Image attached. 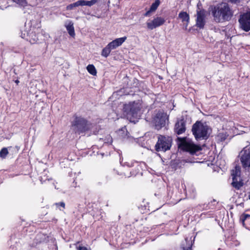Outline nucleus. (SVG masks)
<instances>
[{
    "label": "nucleus",
    "instance_id": "nucleus-1",
    "mask_svg": "<svg viewBox=\"0 0 250 250\" xmlns=\"http://www.w3.org/2000/svg\"><path fill=\"white\" fill-rule=\"evenodd\" d=\"M211 14L217 22L229 21L233 15V11L227 3H222L214 6Z\"/></svg>",
    "mask_w": 250,
    "mask_h": 250
},
{
    "label": "nucleus",
    "instance_id": "nucleus-2",
    "mask_svg": "<svg viewBox=\"0 0 250 250\" xmlns=\"http://www.w3.org/2000/svg\"><path fill=\"white\" fill-rule=\"evenodd\" d=\"M141 104L139 102H133L125 104L123 110L130 121L135 122L134 119H138L141 116Z\"/></svg>",
    "mask_w": 250,
    "mask_h": 250
},
{
    "label": "nucleus",
    "instance_id": "nucleus-3",
    "mask_svg": "<svg viewBox=\"0 0 250 250\" xmlns=\"http://www.w3.org/2000/svg\"><path fill=\"white\" fill-rule=\"evenodd\" d=\"M71 125L76 133L79 134L84 133L90 130L93 127V125L84 118L81 116H74Z\"/></svg>",
    "mask_w": 250,
    "mask_h": 250
},
{
    "label": "nucleus",
    "instance_id": "nucleus-4",
    "mask_svg": "<svg viewBox=\"0 0 250 250\" xmlns=\"http://www.w3.org/2000/svg\"><path fill=\"white\" fill-rule=\"evenodd\" d=\"M209 127L206 123L197 121L192 126V131L196 139L208 138Z\"/></svg>",
    "mask_w": 250,
    "mask_h": 250
},
{
    "label": "nucleus",
    "instance_id": "nucleus-5",
    "mask_svg": "<svg viewBox=\"0 0 250 250\" xmlns=\"http://www.w3.org/2000/svg\"><path fill=\"white\" fill-rule=\"evenodd\" d=\"M172 138L169 136L160 135L155 145V149L157 151H166L170 148Z\"/></svg>",
    "mask_w": 250,
    "mask_h": 250
},
{
    "label": "nucleus",
    "instance_id": "nucleus-6",
    "mask_svg": "<svg viewBox=\"0 0 250 250\" xmlns=\"http://www.w3.org/2000/svg\"><path fill=\"white\" fill-rule=\"evenodd\" d=\"M241 168L239 166H236L234 169L231 170L232 182L231 185L236 189H239L243 186L244 183L240 176Z\"/></svg>",
    "mask_w": 250,
    "mask_h": 250
},
{
    "label": "nucleus",
    "instance_id": "nucleus-7",
    "mask_svg": "<svg viewBox=\"0 0 250 250\" xmlns=\"http://www.w3.org/2000/svg\"><path fill=\"white\" fill-rule=\"evenodd\" d=\"M167 121H168V116L167 113L162 111H159L153 119V123L155 128L157 130L164 127L166 124Z\"/></svg>",
    "mask_w": 250,
    "mask_h": 250
},
{
    "label": "nucleus",
    "instance_id": "nucleus-8",
    "mask_svg": "<svg viewBox=\"0 0 250 250\" xmlns=\"http://www.w3.org/2000/svg\"><path fill=\"white\" fill-rule=\"evenodd\" d=\"M179 147L184 151L188 152L190 154H194L201 149V147L195 145L190 140L183 139L179 144Z\"/></svg>",
    "mask_w": 250,
    "mask_h": 250
},
{
    "label": "nucleus",
    "instance_id": "nucleus-9",
    "mask_svg": "<svg viewBox=\"0 0 250 250\" xmlns=\"http://www.w3.org/2000/svg\"><path fill=\"white\" fill-rule=\"evenodd\" d=\"M240 161L243 167L246 169L250 167V150L248 147H245L239 154Z\"/></svg>",
    "mask_w": 250,
    "mask_h": 250
},
{
    "label": "nucleus",
    "instance_id": "nucleus-10",
    "mask_svg": "<svg viewBox=\"0 0 250 250\" xmlns=\"http://www.w3.org/2000/svg\"><path fill=\"white\" fill-rule=\"evenodd\" d=\"M240 27L247 32L250 30V11L243 14L239 20Z\"/></svg>",
    "mask_w": 250,
    "mask_h": 250
},
{
    "label": "nucleus",
    "instance_id": "nucleus-11",
    "mask_svg": "<svg viewBox=\"0 0 250 250\" xmlns=\"http://www.w3.org/2000/svg\"><path fill=\"white\" fill-rule=\"evenodd\" d=\"M166 22L165 18L162 17H155L152 20L148 21L146 23L147 28L149 30H153L157 27L162 26Z\"/></svg>",
    "mask_w": 250,
    "mask_h": 250
},
{
    "label": "nucleus",
    "instance_id": "nucleus-12",
    "mask_svg": "<svg viewBox=\"0 0 250 250\" xmlns=\"http://www.w3.org/2000/svg\"><path fill=\"white\" fill-rule=\"evenodd\" d=\"M186 121L184 117L182 116L180 118L178 119L174 125V131L176 134L180 135L184 133L186 131Z\"/></svg>",
    "mask_w": 250,
    "mask_h": 250
},
{
    "label": "nucleus",
    "instance_id": "nucleus-13",
    "mask_svg": "<svg viewBox=\"0 0 250 250\" xmlns=\"http://www.w3.org/2000/svg\"><path fill=\"white\" fill-rule=\"evenodd\" d=\"M21 37L23 39H25L27 41H28L31 43H35L37 42L38 39L35 35V33L33 31H24L21 32Z\"/></svg>",
    "mask_w": 250,
    "mask_h": 250
},
{
    "label": "nucleus",
    "instance_id": "nucleus-14",
    "mask_svg": "<svg viewBox=\"0 0 250 250\" xmlns=\"http://www.w3.org/2000/svg\"><path fill=\"white\" fill-rule=\"evenodd\" d=\"M205 14L203 11H199L197 13L196 25L200 29H203L205 25Z\"/></svg>",
    "mask_w": 250,
    "mask_h": 250
},
{
    "label": "nucleus",
    "instance_id": "nucleus-15",
    "mask_svg": "<svg viewBox=\"0 0 250 250\" xmlns=\"http://www.w3.org/2000/svg\"><path fill=\"white\" fill-rule=\"evenodd\" d=\"M126 40V37L125 36L124 37L117 38L109 42L108 45L112 50H113L121 46Z\"/></svg>",
    "mask_w": 250,
    "mask_h": 250
},
{
    "label": "nucleus",
    "instance_id": "nucleus-16",
    "mask_svg": "<svg viewBox=\"0 0 250 250\" xmlns=\"http://www.w3.org/2000/svg\"><path fill=\"white\" fill-rule=\"evenodd\" d=\"M160 4V0H155V2L151 4L149 9L145 13L144 16L145 17H149L151 13L154 12L157 10Z\"/></svg>",
    "mask_w": 250,
    "mask_h": 250
},
{
    "label": "nucleus",
    "instance_id": "nucleus-17",
    "mask_svg": "<svg viewBox=\"0 0 250 250\" xmlns=\"http://www.w3.org/2000/svg\"><path fill=\"white\" fill-rule=\"evenodd\" d=\"M179 18H180L183 22H185V29H187L188 23L189 22V16L186 12H181L178 15Z\"/></svg>",
    "mask_w": 250,
    "mask_h": 250
},
{
    "label": "nucleus",
    "instance_id": "nucleus-18",
    "mask_svg": "<svg viewBox=\"0 0 250 250\" xmlns=\"http://www.w3.org/2000/svg\"><path fill=\"white\" fill-rule=\"evenodd\" d=\"M193 241L188 240V238H186L185 242L181 244V248L182 250H192V246Z\"/></svg>",
    "mask_w": 250,
    "mask_h": 250
},
{
    "label": "nucleus",
    "instance_id": "nucleus-19",
    "mask_svg": "<svg viewBox=\"0 0 250 250\" xmlns=\"http://www.w3.org/2000/svg\"><path fill=\"white\" fill-rule=\"evenodd\" d=\"M66 28L69 33V34L73 37L75 36V31L73 26V23L70 21L67 24L65 25Z\"/></svg>",
    "mask_w": 250,
    "mask_h": 250
},
{
    "label": "nucleus",
    "instance_id": "nucleus-20",
    "mask_svg": "<svg viewBox=\"0 0 250 250\" xmlns=\"http://www.w3.org/2000/svg\"><path fill=\"white\" fill-rule=\"evenodd\" d=\"M112 49L109 47L107 44L103 50L102 51L101 55L102 56L104 57L105 58L107 57L110 53Z\"/></svg>",
    "mask_w": 250,
    "mask_h": 250
},
{
    "label": "nucleus",
    "instance_id": "nucleus-21",
    "mask_svg": "<svg viewBox=\"0 0 250 250\" xmlns=\"http://www.w3.org/2000/svg\"><path fill=\"white\" fill-rule=\"evenodd\" d=\"M86 69L87 71L91 75L95 76L97 74V71L95 66L93 64H88Z\"/></svg>",
    "mask_w": 250,
    "mask_h": 250
},
{
    "label": "nucleus",
    "instance_id": "nucleus-22",
    "mask_svg": "<svg viewBox=\"0 0 250 250\" xmlns=\"http://www.w3.org/2000/svg\"><path fill=\"white\" fill-rule=\"evenodd\" d=\"M99 142H103L104 144H111L112 142V138L110 135H107L104 138H100Z\"/></svg>",
    "mask_w": 250,
    "mask_h": 250
},
{
    "label": "nucleus",
    "instance_id": "nucleus-23",
    "mask_svg": "<svg viewBox=\"0 0 250 250\" xmlns=\"http://www.w3.org/2000/svg\"><path fill=\"white\" fill-rule=\"evenodd\" d=\"M12 0L21 7H24L28 5V2H27V0Z\"/></svg>",
    "mask_w": 250,
    "mask_h": 250
},
{
    "label": "nucleus",
    "instance_id": "nucleus-24",
    "mask_svg": "<svg viewBox=\"0 0 250 250\" xmlns=\"http://www.w3.org/2000/svg\"><path fill=\"white\" fill-rule=\"evenodd\" d=\"M208 206V205L205 204L203 205H199L196 206L195 209L198 211H203L204 210H207L209 208Z\"/></svg>",
    "mask_w": 250,
    "mask_h": 250
},
{
    "label": "nucleus",
    "instance_id": "nucleus-25",
    "mask_svg": "<svg viewBox=\"0 0 250 250\" xmlns=\"http://www.w3.org/2000/svg\"><path fill=\"white\" fill-rule=\"evenodd\" d=\"M8 154V151L7 148L3 147L0 151V157L5 159Z\"/></svg>",
    "mask_w": 250,
    "mask_h": 250
},
{
    "label": "nucleus",
    "instance_id": "nucleus-26",
    "mask_svg": "<svg viewBox=\"0 0 250 250\" xmlns=\"http://www.w3.org/2000/svg\"><path fill=\"white\" fill-rule=\"evenodd\" d=\"M250 219V215L248 214H243L240 217V221L243 223V225H244V222Z\"/></svg>",
    "mask_w": 250,
    "mask_h": 250
},
{
    "label": "nucleus",
    "instance_id": "nucleus-27",
    "mask_svg": "<svg viewBox=\"0 0 250 250\" xmlns=\"http://www.w3.org/2000/svg\"><path fill=\"white\" fill-rule=\"evenodd\" d=\"M213 215L211 212L209 211L207 212H204L201 214L200 217L202 219L205 218L206 217H211Z\"/></svg>",
    "mask_w": 250,
    "mask_h": 250
},
{
    "label": "nucleus",
    "instance_id": "nucleus-28",
    "mask_svg": "<svg viewBox=\"0 0 250 250\" xmlns=\"http://www.w3.org/2000/svg\"><path fill=\"white\" fill-rule=\"evenodd\" d=\"M78 3H77V1H76L73 3H72V4H70L67 5L66 6V10H72L74 7H78Z\"/></svg>",
    "mask_w": 250,
    "mask_h": 250
},
{
    "label": "nucleus",
    "instance_id": "nucleus-29",
    "mask_svg": "<svg viewBox=\"0 0 250 250\" xmlns=\"http://www.w3.org/2000/svg\"><path fill=\"white\" fill-rule=\"evenodd\" d=\"M78 6H86V0H79L77 1Z\"/></svg>",
    "mask_w": 250,
    "mask_h": 250
},
{
    "label": "nucleus",
    "instance_id": "nucleus-30",
    "mask_svg": "<svg viewBox=\"0 0 250 250\" xmlns=\"http://www.w3.org/2000/svg\"><path fill=\"white\" fill-rule=\"evenodd\" d=\"M55 205L57 207L61 206L62 208H65V203L63 202H60V203H55Z\"/></svg>",
    "mask_w": 250,
    "mask_h": 250
},
{
    "label": "nucleus",
    "instance_id": "nucleus-31",
    "mask_svg": "<svg viewBox=\"0 0 250 250\" xmlns=\"http://www.w3.org/2000/svg\"><path fill=\"white\" fill-rule=\"evenodd\" d=\"M134 163H131V164H130L129 163L126 162L125 163V165L128 167H131L134 166Z\"/></svg>",
    "mask_w": 250,
    "mask_h": 250
},
{
    "label": "nucleus",
    "instance_id": "nucleus-32",
    "mask_svg": "<svg viewBox=\"0 0 250 250\" xmlns=\"http://www.w3.org/2000/svg\"><path fill=\"white\" fill-rule=\"evenodd\" d=\"M226 136H223L222 137H221V141H224L226 139Z\"/></svg>",
    "mask_w": 250,
    "mask_h": 250
},
{
    "label": "nucleus",
    "instance_id": "nucleus-33",
    "mask_svg": "<svg viewBox=\"0 0 250 250\" xmlns=\"http://www.w3.org/2000/svg\"><path fill=\"white\" fill-rule=\"evenodd\" d=\"M231 3H235L236 2L237 0H229Z\"/></svg>",
    "mask_w": 250,
    "mask_h": 250
},
{
    "label": "nucleus",
    "instance_id": "nucleus-34",
    "mask_svg": "<svg viewBox=\"0 0 250 250\" xmlns=\"http://www.w3.org/2000/svg\"><path fill=\"white\" fill-rule=\"evenodd\" d=\"M19 82H19V80H16V81H15V83H16L17 84L19 83Z\"/></svg>",
    "mask_w": 250,
    "mask_h": 250
}]
</instances>
